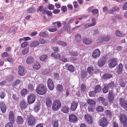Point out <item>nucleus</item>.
Wrapping results in <instances>:
<instances>
[{
  "label": "nucleus",
  "mask_w": 127,
  "mask_h": 127,
  "mask_svg": "<svg viewBox=\"0 0 127 127\" xmlns=\"http://www.w3.org/2000/svg\"><path fill=\"white\" fill-rule=\"evenodd\" d=\"M80 107L86 108V104L85 102H82L80 103Z\"/></svg>",
  "instance_id": "obj_56"
},
{
  "label": "nucleus",
  "mask_w": 127,
  "mask_h": 127,
  "mask_svg": "<svg viewBox=\"0 0 127 127\" xmlns=\"http://www.w3.org/2000/svg\"><path fill=\"white\" fill-rule=\"evenodd\" d=\"M29 50V48L26 47L24 48L22 51V54L24 55L26 54L28 52Z\"/></svg>",
  "instance_id": "obj_52"
},
{
  "label": "nucleus",
  "mask_w": 127,
  "mask_h": 127,
  "mask_svg": "<svg viewBox=\"0 0 127 127\" xmlns=\"http://www.w3.org/2000/svg\"><path fill=\"white\" fill-rule=\"evenodd\" d=\"M107 98L109 103L111 104L113 103L114 99V92L113 90L109 91Z\"/></svg>",
  "instance_id": "obj_6"
},
{
  "label": "nucleus",
  "mask_w": 127,
  "mask_h": 127,
  "mask_svg": "<svg viewBox=\"0 0 127 127\" xmlns=\"http://www.w3.org/2000/svg\"><path fill=\"white\" fill-rule=\"evenodd\" d=\"M5 96L4 92L3 91H2L0 93V97L1 99H3Z\"/></svg>",
  "instance_id": "obj_62"
},
{
  "label": "nucleus",
  "mask_w": 127,
  "mask_h": 127,
  "mask_svg": "<svg viewBox=\"0 0 127 127\" xmlns=\"http://www.w3.org/2000/svg\"><path fill=\"white\" fill-rule=\"evenodd\" d=\"M69 64H67L65 65V66L67 67V69L69 71L73 72L74 71V66L72 65H68Z\"/></svg>",
  "instance_id": "obj_29"
},
{
  "label": "nucleus",
  "mask_w": 127,
  "mask_h": 127,
  "mask_svg": "<svg viewBox=\"0 0 127 127\" xmlns=\"http://www.w3.org/2000/svg\"><path fill=\"white\" fill-rule=\"evenodd\" d=\"M57 43L59 45L63 46H66L67 45V44L65 42L62 41H58L57 42Z\"/></svg>",
  "instance_id": "obj_44"
},
{
  "label": "nucleus",
  "mask_w": 127,
  "mask_h": 127,
  "mask_svg": "<svg viewBox=\"0 0 127 127\" xmlns=\"http://www.w3.org/2000/svg\"><path fill=\"white\" fill-rule=\"evenodd\" d=\"M41 65L39 63L37 62H35V64L33 66V68L34 69L38 70L40 67Z\"/></svg>",
  "instance_id": "obj_34"
},
{
  "label": "nucleus",
  "mask_w": 127,
  "mask_h": 127,
  "mask_svg": "<svg viewBox=\"0 0 127 127\" xmlns=\"http://www.w3.org/2000/svg\"><path fill=\"white\" fill-rule=\"evenodd\" d=\"M106 59L104 57L100 58L97 62V65L99 67H102L105 64Z\"/></svg>",
  "instance_id": "obj_10"
},
{
  "label": "nucleus",
  "mask_w": 127,
  "mask_h": 127,
  "mask_svg": "<svg viewBox=\"0 0 127 127\" xmlns=\"http://www.w3.org/2000/svg\"><path fill=\"white\" fill-rule=\"evenodd\" d=\"M46 9H44L43 5H41L38 7V8L37 9V12H42V13L44 15L46 14Z\"/></svg>",
  "instance_id": "obj_23"
},
{
  "label": "nucleus",
  "mask_w": 127,
  "mask_h": 127,
  "mask_svg": "<svg viewBox=\"0 0 127 127\" xmlns=\"http://www.w3.org/2000/svg\"><path fill=\"white\" fill-rule=\"evenodd\" d=\"M28 104L25 101H22L20 104V107L22 110H24L27 108Z\"/></svg>",
  "instance_id": "obj_18"
},
{
  "label": "nucleus",
  "mask_w": 127,
  "mask_h": 127,
  "mask_svg": "<svg viewBox=\"0 0 127 127\" xmlns=\"http://www.w3.org/2000/svg\"><path fill=\"white\" fill-rule=\"evenodd\" d=\"M39 44V43L38 41H34L31 43L30 46L31 47H33L38 45Z\"/></svg>",
  "instance_id": "obj_36"
},
{
  "label": "nucleus",
  "mask_w": 127,
  "mask_h": 127,
  "mask_svg": "<svg viewBox=\"0 0 127 127\" xmlns=\"http://www.w3.org/2000/svg\"><path fill=\"white\" fill-rule=\"evenodd\" d=\"M35 100V96L33 93H31L27 97L28 102L29 104H31L33 103Z\"/></svg>",
  "instance_id": "obj_7"
},
{
  "label": "nucleus",
  "mask_w": 127,
  "mask_h": 127,
  "mask_svg": "<svg viewBox=\"0 0 127 127\" xmlns=\"http://www.w3.org/2000/svg\"><path fill=\"white\" fill-rule=\"evenodd\" d=\"M21 82V80L18 79H17L13 82L12 86L13 87H15L19 84Z\"/></svg>",
  "instance_id": "obj_42"
},
{
  "label": "nucleus",
  "mask_w": 127,
  "mask_h": 127,
  "mask_svg": "<svg viewBox=\"0 0 127 127\" xmlns=\"http://www.w3.org/2000/svg\"><path fill=\"white\" fill-rule=\"evenodd\" d=\"M51 124L52 126L54 127H58L59 126L58 121L57 120H52L51 122Z\"/></svg>",
  "instance_id": "obj_38"
},
{
  "label": "nucleus",
  "mask_w": 127,
  "mask_h": 127,
  "mask_svg": "<svg viewBox=\"0 0 127 127\" xmlns=\"http://www.w3.org/2000/svg\"><path fill=\"white\" fill-rule=\"evenodd\" d=\"M97 101L99 103H101L105 106L108 105V103L106 101L105 99L103 97H99L98 98Z\"/></svg>",
  "instance_id": "obj_11"
},
{
  "label": "nucleus",
  "mask_w": 127,
  "mask_h": 127,
  "mask_svg": "<svg viewBox=\"0 0 127 127\" xmlns=\"http://www.w3.org/2000/svg\"><path fill=\"white\" fill-rule=\"evenodd\" d=\"M117 59L114 58H111L108 61V65L109 67L113 68L115 67L117 64Z\"/></svg>",
  "instance_id": "obj_5"
},
{
  "label": "nucleus",
  "mask_w": 127,
  "mask_h": 127,
  "mask_svg": "<svg viewBox=\"0 0 127 127\" xmlns=\"http://www.w3.org/2000/svg\"><path fill=\"white\" fill-rule=\"evenodd\" d=\"M34 61L33 57L31 56H29L27 59L26 62L28 64H30L32 63Z\"/></svg>",
  "instance_id": "obj_25"
},
{
  "label": "nucleus",
  "mask_w": 127,
  "mask_h": 127,
  "mask_svg": "<svg viewBox=\"0 0 127 127\" xmlns=\"http://www.w3.org/2000/svg\"><path fill=\"white\" fill-rule=\"evenodd\" d=\"M35 8L33 6L30 7L27 10V12L29 13H33L35 11Z\"/></svg>",
  "instance_id": "obj_39"
},
{
  "label": "nucleus",
  "mask_w": 127,
  "mask_h": 127,
  "mask_svg": "<svg viewBox=\"0 0 127 127\" xmlns=\"http://www.w3.org/2000/svg\"><path fill=\"white\" fill-rule=\"evenodd\" d=\"M105 113L106 116L109 117L110 118H111L112 116V112L109 110H105Z\"/></svg>",
  "instance_id": "obj_35"
},
{
  "label": "nucleus",
  "mask_w": 127,
  "mask_h": 127,
  "mask_svg": "<svg viewBox=\"0 0 127 127\" xmlns=\"http://www.w3.org/2000/svg\"><path fill=\"white\" fill-rule=\"evenodd\" d=\"M84 118L88 124H92L93 118L92 116L88 114H85L84 116Z\"/></svg>",
  "instance_id": "obj_15"
},
{
  "label": "nucleus",
  "mask_w": 127,
  "mask_h": 127,
  "mask_svg": "<svg viewBox=\"0 0 127 127\" xmlns=\"http://www.w3.org/2000/svg\"><path fill=\"white\" fill-rule=\"evenodd\" d=\"M8 118L9 121L11 122L14 123L15 122V115L13 112V111H10L8 115Z\"/></svg>",
  "instance_id": "obj_16"
},
{
  "label": "nucleus",
  "mask_w": 127,
  "mask_h": 127,
  "mask_svg": "<svg viewBox=\"0 0 127 127\" xmlns=\"http://www.w3.org/2000/svg\"><path fill=\"white\" fill-rule=\"evenodd\" d=\"M16 122L19 124H22L24 122V120L21 116H18L17 118Z\"/></svg>",
  "instance_id": "obj_28"
},
{
  "label": "nucleus",
  "mask_w": 127,
  "mask_h": 127,
  "mask_svg": "<svg viewBox=\"0 0 127 127\" xmlns=\"http://www.w3.org/2000/svg\"><path fill=\"white\" fill-rule=\"evenodd\" d=\"M34 85L31 83L29 84L28 87V90L31 91H33L34 90Z\"/></svg>",
  "instance_id": "obj_37"
},
{
  "label": "nucleus",
  "mask_w": 127,
  "mask_h": 127,
  "mask_svg": "<svg viewBox=\"0 0 127 127\" xmlns=\"http://www.w3.org/2000/svg\"><path fill=\"white\" fill-rule=\"evenodd\" d=\"M47 57V55H42L40 57V60L42 61H45Z\"/></svg>",
  "instance_id": "obj_46"
},
{
  "label": "nucleus",
  "mask_w": 127,
  "mask_h": 127,
  "mask_svg": "<svg viewBox=\"0 0 127 127\" xmlns=\"http://www.w3.org/2000/svg\"><path fill=\"white\" fill-rule=\"evenodd\" d=\"M83 42L85 44L89 45L92 43L93 41L90 38H86L83 39Z\"/></svg>",
  "instance_id": "obj_19"
},
{
  "label": "nucleus",
  "mask_w": 127,
  "mask_h": 127,
  "mask_svg": "<svg viewBox=\"0 0 127 127\" xmlns=\"http://www.w3.org/2000/svg\"><path fill=\"white\" fill-rule=\"evenodd\" d=\"M28 92L27 89H23L21 90V94L22 95H25Z\"/></svg>",
  "instance_id": "obj_50"
},
{
  "label": "nucleus",
  "mask_w": 127,
  "mask_h": 127,
  "mask_svg": "<svg viewBox=\"0 0 127 127\" xmlns=\"http://www.w3.org/2000/svg\"><path fill=\"white\" fill-rule=\"evenodd\" d=\"M96 23L95 22H93L92 24H86L85 25L84 27L86 28H87L88 27L93 26H95L96 24Z\"/></svg>",
  "instance_id": "obj_48"
},
{
  "label": "nucleus",
  "mask_w": 127,
  "mask_h": 127,
  "mask_svg": "<svg viewBox=\"0 0 127 127\" xmlns=\"http://www.w3.org/2000/svg\"><path fill=\"white\" fill-rule=\"evenodd\" d=\"M0 108L2 113H4L6 112V105L4 102H2L0 103Z\"/></svg>",
  "instance_id": "obj_24"
},
{
  "label": "nucleus",
  "mask_w": 127,
  "mask_h": 127,
  "mask_svg": "<svg viewBox=\"0 0 127 127\" xmlns=\"http://www.w3.org/2000/svg\"><path fill=\"white\" fill-rule=\"evenodd\" d=\"M108 88L106 85H104L103 88L102 89V91L103 93L105 94L107 93L108 91Z\"/></svg>",
  "instance_id": "obj_40"
},
{
  "label": "nucleus",
  "mask_w": 127,
  "mask_h": 127,
  "mask_svg": "<svg viewBox=\"0 0 127 127\" xmlns=\"http://www.w3.org/2000/svg\"><path fill=\"white\" fill-rule=\"evenodd\" d=\"M12 123L10 122L8 123L5 125V127H13Z\"/></svg>",
  "instance_id": "obj_57"
},
{
  "label": "nucleus",
  "mask_w": 127,
  "mask_h": 127,
  "mask_svg": "<svg viewBox=\"0 0 127 127\" xmlns=\"http://www.w3.org/2000/svg\"><path fill=\"white\" fill-rule=\"evenodd\" d=\"M46 103L48 107H50L52 105L51 98L50 97H47L46 100Z\"/></svg>",
  "instance_id": "obj_26"
},
{
  "label": "nucleus",
  "mask_w": 127,
  "mask_h": 127,
  "mask_svg": "<svg viewBox=\"0 0 127 127\" xmlns=\"http://www.w3.org/2000/svg\"><path fill=\"white\" fill-rule=\"evenodd\" d=\"M116 35L118 37H122L124 36V35L122 34L120 31L118 30H116L115 31Z\"/></svg>",
  "instance_id": "obj_41"
},
{
  "label": "nucleus",
  "mask_w": 127,
  "mask_h": 127,
  "mask_svg": "<svg viewBox=\"0 0 127 127\" xmlns=\"http://www.w3.org/2000/svg\"><path fill=\"white\" fill-rule=\"evenodd\" d=\"M75 40L77 42H79L81 40V36L80 34L78 33L76 34L74 36Z\"/></svg>",
  "instance_id": "obj_30"
},
{
  "label": "nucleus",
  "mask_w": 127,
  "mask_h": 127,
  "mask_svg": "<svg viewBox=\"0 0 127 127\" xmlns=\"http://www.w3.org/2000/svg\"><path fill=\"white\" fill-rule=\"evenodd\" d=\"M119 102L121 106L124 109L127 110V101L122 97L119 98Z\"/></svg>",
  "instance_id": "obj_8"
},
{
  "label": "nucleus",
  "mask_w": 127,
  "mask_h": 127,
  "mask_svg": "<svg viewBox=\"0 0 127 127\" xmlns=\"http://www.w3.org/2000/svg\"><path fill=\"white\" fill-rule=\"evenodd\" d=\"M35 91L39 95H43L46 93L47 89L43 84H40L37 86Z\"/></svg>",
  "instance_id": "obj_1"
},
{
  "label": "nucleus",
  "mask_w": 127,
  "mask_h": 127,
  "mask_svg": "<svg viewBox=\"0 0 127 127\" xmlns=\"http://www.w3.org/2000/svg\"><path fill=\"white\" fill-rule=\"evenodd\" d=\"M78 102H74L71 103L70 107L71 110L73 111L77 109Z\"/></svg>",
  "instance_id": "obj_22"
},
{
  "label": "nucleus",
  "mask_w": 127,
  "mask_h": 127,
  "mask_svg": "<svg viewBox=\"0 0 127 127\" xmlns=\"http://www.w3.org/2000/svg\"><path fill=\"white\" fill-rule=\"evenodd\" d=\"M63 28L66 31L69 32L70 31V28L68 26L66 25H64L63 27Z\"/></svg>",
  "instance_id": "obj_61"
},
{
  "label": "nucleus",
  "mask_w": 127,
  "mask_h": 127,
  "mask_svg": "<svg viewBox=\"0 0 127 127\" xmlns=\"http://www.w3.org/2000/svg\"><path fill=\"white\" fill-rule=\"evenodd\" d=\"M18 68V74L20 76L24 75L25 74L24 68L21 65H19V66Z\"/></svg>",
  "instance_id": "obj_17"
},
{
  "label": "nucleus",
  "mask_w": 127,
  "mask_h": 127,
  "mask_svg": "<svg viewBox=\"0 0 127 127\" xmlns=\"http://www.w3.org/2000/svg\"><path fill=\"white\" fill-rule=\"evenodd\" d=\"M69 119L70 122L73 123H76L78 121L77 117L75 115L73 114H71L69 116Z\"/></svg>",
  "instance_id": "obj_13"
},
{
  "label": "nucleus",
  "mask_w": 127,
  "mask_h": 127,
  "mask_svg": "<svg viewBox=\"0 0 127 127\" xmlns=\"http://www.w3.org/2000/svg\"><path fill=\"white\" fill-rule=\"evenodd\" d=\"M87 102L88 104L90 106H94L96 104L95 102L91 99H87Z\"/></svg>",
  "instance_id": "obj_33"
},
{
  "label": "nucleus",
  "mask_w": 127,
  "mask_h": 127,
  "mask_svg": "<svg viewBox=\"0 0 127 127\" xmlns=\"http://www.w3.org/2000/svg\"><path fill=\"white\" fill-rule=\"evenodd\" d=\"M103 41H108L110 39V37L108 35H107L103 37Z\"/></svg>",
  "instance_id": "obj_53"
},
{
  "label": "nucleus",
  "mask_w": 127,
  "mask_h": 127,
  "mask_svg": "<svg viewBox=\"0 0 127 127\" xmlns=\"http://www.w3.org/2000/svg\"><path fill=\"white\" fill-rule=\"evenodd\" d=\"M88 73L92 75L94 71L93 68L92 67H89L87 68Z\"/></svg>",
  "instance_id": "obj_43"
},
{
  "label": "nucleus",
  "mask_w": 127,
  "mask_h": 127,
  "mask_svg": "<svg viewBox=\"0 0 127 127\" xmlns=\"http://www.w3.org/2000/svg\"><path fill=\"white\" fill-rule=\"evenodd\" d=\"M112 77V75L110 73H105L102 76V79L104 80H107L111 78Z\"/></svg>",
  "instance_id": "obj_20"
},
{
  "label": "nucleus",
  "mask_w": 127,
  "mask_h": 127,
  "mask_svg": "<svg viewBox=\"0 0 127 127\" xmlns=\"http://www.w3.org/2000/svg\"><path fill=\"white\" fill-rule=\"evenodd\" d=\"M96 110L98 112H101L104 110V108L101 106H99L96 108Z\"/></svg>",
  "instance_id": "obj_49"
},
{
  "label": "nucleus",
  "mask_w": 127,
  "mask_h": 127,
  "mask_svg": "<svg viewBox=\"0 0 127 127\" xmlns=\"http://www.w3.org/2000/svg\"><path fill=\"white\" fill-rule=\"evenodd\" d=\"M36 122L35 118L32 115H30L27 119V124L29 126H33Z\"/></svg>",
  "instance_id": "obj_4"
},
{
  "label": "nucleus",
  "mask_w": 127,
  "mask_h": 127,
  "mask_svg": "<svg viewBox=\"0 0 127 127\" xmlns=\"http://www.w3.org/2000/svg\"><path fill=\"white\" fill-rule=\"evenodd\" d=\"M53 25H55L56 24H57V26L58 27H60L61 26V23L59 21H57L56 22H53Z\"/></svg>",
  "instance_id": "obj_58"
},
{
  "label": "nucleus",
  "mask_w": 127,
  "mask_h": 127,
  "mask_svg": "<svg viewBox=\"0 0 127 127\" xmlns=\"http://www.w3.org/2000/svg\"><path fill=\"white\" fill-rule=\"evenodd\" d=\"M50 71V70L49 68L44 69L43 70L42 73L44 75H45L48 74Z\"/></svg>",
  "instance_id": "obj_51"
},
{
  "label": "nucleus",
  "mask_w": 127,
  "mask_h": 127,
  "mask_svg": "<svg viewBox=\"0 0 127 127\" xmlns=\"http://www.w3.org/2000/svg\"><path fill=\"white\" fill-rule=\"evenodd\" d=\"M103 41V37L101 36L99 37L98 39L97 40V42L98 43H102Z\"/></svg>",
  "instance_id": "obj_60"
},
{
  "label": "nucleus",
  "mask_w": 127,
  "mask_h": 127,
  "mask_svg": "<svg viewBox=\"0 0 127 127\" xmlns=\"http://www.w3.org/2000/svg\"><path fill=\"white\" fill-rule=\"evenodd\" d=\"M109 123L107 119L105 117L100 119L98 122V124L101 127H107Z\"/></svg>",
  "instance_id": "obj_3"
},
{
  "label": "nucleus",
  "mask_w": 127,
  "mask_h": 127,
  "mask_svg": "<svg viewBox=\"0 0 127 127\" xmlns=\"http://www.w3.org/2000/svg\"><path fill=\"white\" fill-rule=\"evenodd\" d=\"M100 54L99 49H96L93 51L92 54V56L94 58L96 59L99 57Z\"/></svg>",
  "instance_id": "obj_9"
},
{
  "label": "nucleus",
  "mask_w": 127,
  "mask_h": 127,
  "mask_svg": "<svg viewBox=\"0 0 127 127\" xmlns=\"http://www.w3.org/2000/svg\"><path fill=\"white\" fill-rule=\"evenodd\" d=\"M39 35L43 37H45L47 35V34L45 32H42L39 33Z\"/></svg>",
  "instance_id": "obj_63"
},
{
  "label": "nucleus",
  "mask_w": 127,
  "mask_h": 127,
  "mask_svg": "<svg viewBox=\"0 0 127 127\" xmlns=\"http://www.w3.org/2000/svg\"><path fill=\"white\" fill-rule=\"evenodd\" d=\"M123 69V65L121 63L118 65L117 69V72L118 74H120L122 72Z\"/></svg>",
  "instance_id": "obj_27"
},
{
  "label": "nucleus",
  "mask_w": 127,
  "mask_h": 127,
  "mask_svg": "<svg viewBox=\"0 0 127 127\" xmlns=\"http://www.w3.org/2000/svg\"><path fill=\"white\" fill-rule=\"evenodd\" d=\"M120 120L122 124L127 123V117L124 114H121L120 115Z\"/></svg>",
  "instance_id": "obj_14"
},
{
  "label": "nucleus",
  "mask_w": 127,
  "mask_h": 127,
  "mask_svg": "<svg viewBox=\"0 0 127 127\" xmlns=\"http://www.w3.org/2000/svg\"><path fill=\"white\" fill-rule=\"evenodd\" d=\"M92 12L93 15H95L98 13V11L97 9H96L92 10Z\"/></svg>",
  "instance_id": "obj_64"
},
{
  "label": "nucleus",
  "mask_w": 127,
  "mask_h": 127,
  "mask_svg": "<svg viewBox=\"0 0 127 127\" xmlns=\"http://www.w3.org/2000/svg\"><path fill=\"white\" fill-rule=\"evenodd\" d=\"M39 41L40 44H44L46 43V41L43 38H41L39 39Z\"/></svg>",
  "instance_id": "obj_59"
},
{
  "label": "nucleus",
  "mask_w": 127,
  "mask_h": 127,
  "mask_svg": "<svg viewBox=\"0 0 127 127\" xmlns=\"http://www.w3.org/2000/svg\"><path fill=\"white\" fill-rule=\"evenodd\" d=\"M47 86L49 90H52L54 88V85L52 79L50 78H49L47 82Z\"/></svg>",
  "instance_id": "obj_12"
},
{
  "label": "nucleus",
  "mask_w": 127,
  "mask_h": 127,
  "mask_svg": "<svg viewBox=\"0 0 127 127\" xmlns=\"http://www.w3.org/2000/svg\"><path fill=\"white\" fill-rule=\"evenodd\" d=\"M106 85L109 88L112 89L116 87L115 84V82L113 81H111L109 83Z\"/></svg>",
  "instance_id": "obj_32"
},
{
  "label": "nucleus",
  "mask_w": 127,
  "mask_h": 127,
  "mask_svg": "<svg viewBox=\"0 0 127 127\" xmlns=\"http://www.w3.org/2000/svg\"><path fill=\"white\" fill-rule=\"evenodd\" d=\"M96 93L94 91H91L89 93V95L90 96L92 97H94L96 95Z\"/></svg>",
  "instance_id": "obj_47"
},
{
  "label": "nucleus",
  "mask_w": 127,
  "mask_h": 127,
  "mask_svg": "<svg viewBox=\"0 0 127 127\" xmlns=\"http://www.w3.org/2000/svg\"><path fill=\"white\" fill-rule=\"evenodd\" d=\"M69 110V108L68 106L66 105L62 106L61 109L62 112L65 113H68Z\"/></svg>",
  "instance_id": "obj_21"
},
{
  "label": "nucleus",
  "mask_w": 127,
  "mask_h": 127,
  "mask_svg": "<svg viewBox=\"0 0 127 127\" xmlns=\"http://www.w3.org/2000/svg\"><path fill=\"white\" fill-rule=\"evenodd\" d=\"M101 90V87L99 85L95 86V87L94 90L96 93H99Z\"/></svg>",
  "instance_id": "obj_31"
},
{
  "label": "nucleus",
  "mask_w": 127,
  "mask_h": 127,
  "mask_svg": "<svg viewBox=\"0 0 127 127\" xmlns=\"http://www.w3.org/2000/svg\"><path fill=\"white\" fill-rule=\"evenodd\" d=\"M61 106V103L60 100L55 99L53 102L52 105V109L54 111H57Z\"/></svg>",
  "instance_id": "obj_2"
},
{
  "label": "nucleus",
  "mask_w": 127,
  "mask_h": 127,
  "mask_svg": "<svg viewBox=\"0 0 127 127\" xmlns=\"http://www.w3.org/2000/svg\"><path fill=\"white\" fill-rule=\"evenodd\" d=\"M81 77L84 78L87 76V73L84 70H83L81 71Z\"/></svg>",
  "instance_id": "obj_45"
},
{
  "label": "nucleus",
  "mask_w": 127,
  "mask_h": 127,
  "mask_svg": "<svg viewBox=\"0 0 127 127\" xmlns=\"http://www.w3.org/2000/svg\"><path fill=\"white\" fill-rule=\"evenodd\" d=\"M57 89L58 91L60 92H62L63 90V87L61 85H58L57 87Z\"/></svg>",
  "instance_id": "obj_55"
},
{
  "label": "nucleus",
  "mask_w": 127,
  "mask_h": 127,
  "mask_svg": "<svg viewBox=\"0 0 127 127\" xmlns=\"http://www.w3.org/2000/svg\"><path fill=\"white\" fill-rule=\"evenodd\" d=\"M81 91L83 92L85 91L86 89V88L85 84H82L81 85Z\"/></svg>",
  "instance_id": "obj_54"
}]
</instances>
